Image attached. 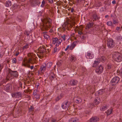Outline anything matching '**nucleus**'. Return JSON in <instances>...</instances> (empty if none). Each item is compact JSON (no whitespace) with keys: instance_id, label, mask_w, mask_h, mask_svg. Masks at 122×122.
Returning <instances> with one entry per match:
<instances>
[{"instance_id":"obj_31","label":"nucleus","mask_w":122,"mask_h":122,"mask_svg":"<svg viewBox=\"0 0 122 122\" xmlns=\"http://www.w3.org/2000/svg\"><path fill=\"white\" fill-rule=\"evenodd\" d=\"M105 89H102L99 90L98 92V94L99 95H101L105 92Z\"/></svg>"},{"instance_id":"obj_42","label":"nucleus","mask_w":122,"mask_h":122,"mask_svg":"<svg viewBox=\"0 0 122 122\" xmlns=\"http://www.w3.org/2000/svg\"><path fill=\"white\" fill-rule=\"evenodd\" d=\"M34 108L33 106H31L30 108H29V112H32L34 111Z\"/></svg>"},{"instance_id":"obj_46","label":"nucleus","mask_w":122,"mask_h":122,"mask_svg":"<svg viewBox=\"0 0 122 122\" xmlns=\"http://www.w3.org/2000/svg\"><path fill=\"white\" fill-rule=\"evenodd\" d=\"M12 62L13 63H15L16 62V59L15 58H13L12 59Z\"/></svg>"},{"instance_id":"obj_50","label":"nucleus","mask_w":122,"mask_h":122,"mask_svg":"<svg viewBox=\"0 0 122 122\" xmlns=\"http://www.w3.org/2000/svg\"><path fill=\"white\" fill-rule=\"evenodd\" d=\"M116 39L117 41H119L121 40V37L120 36H117L116 37Z\"/></svg>"},{"instance_id":"obj_6","label":"nucleus","mask_w":122,"mask_h":122,"mask_svg":"<svg viewBox=\"0 0 122 122\" xmlns=\"http://www.w3.org/2000/svg\"><path fill=\"white\" fill-rule=\"evenodd\" d=\"M103 67L101 65H100L97 66L95 70L96 73L98 74H100L103 71Z\"/></svg>"},{"instance_id":"obj_5","label":"nucleus","mask_w":122,"mask_h":122,"mask_svg":"<svg viewBox=\"0 0 122 122\" xmlns=\"http://www.w3.org/2000/svg\"><path fill=\"white\" fill-rule=\"evenodd\" d=\"M120 80L119 77L118 76L114 77L111 81L112 85H113L117 84L119 82Z\"/></svg>"},{"instance_id":"obj_16","label":"nucleus","mask_w":122,"mask_h":122,"mask_svg":"<svg viewBox=\"0 0 122 122\" xmlns=\"http://www.w3.org/2000/svg\"><path fill=\"white\" fill-rule=\"evenodd\" d=\"M97 61H94V63L92 65V67H97V66L99 64L100 62L98 60H97Z\"/></svg>"},{"instance_id":"obj_22","label":"nucleus","mask_w":122,"mask_h":122,"mask_svg":"<svg viewBox=\"0 0 122 122\" xmlns=\"http://www.w3.org/2000/svg\"><path fill=\"white\" fill-rule=\"evenodd\" d=\"M116 16L115 15L113 16L112 18V21L113 24H116L118 23V20L116 19Z\"/></svg>"},{"instance_id":"obj_26","label":"nucleus","mask_w":122,"mask_h":122,"mask_svg":"<svg viewBox=\"0 0 122 122\" xmlns=\"http://www.w3.org/2000/svg\"><path fill=\"white\" fill-rule=\"evenodd\" d=\"M98 59L100 62L101 61H102V62H105L106 60V58L105 56H103L101 57L100 58H98Z\"/></svg>"},{"instance_id":"obj_28","label":"nucleus","mask_w":122,"mask_h":122,"mask_svg":"<svg viewBox=\"0 0 122 122\" xmlns=\"http://www.w3.org/2000/svg\"><path fill=\"white\" fill-rule=\"evenodd\" d=\"M93 23H89L87 24V26L86 28V29H89L93 26Z\"/></svg>"},{"instance_id":"obj_48","label":"nucleus","mask_w":122,"mask_h":122,"mask_svg":"<svg viewBox=\"0 0 122 122\" xmlns=\"http://www.w3.org/2000/svg\"><path fill=\"white\" fill-rule=\"evenodd\" d=\"M36 92V91L35 90L33 93V95L34 96H37L38 97H37V98H38V97L39 95Z\"/></svg>"},{"instance_id":"obj_12","label":"nucleus","mask_w":122,"mask_h":122,"mask_svg":"<svg viewBox=\"0 0 122 122\" xmlns=\"http://www.w3.org/2000/svg\"><path fill=\"white\" fill-rule=\"evenodd\" d=\"M86 56L88 59H92L94 57V56L92 53L87 52Z\"/></svg>"},{"instance_id":"obj_33","label":"nucleus","mask_w":122,"mask_h":122,"mask_svg":"<svg viewBox=\"0 0 122 122\" xmlns=\"http://www.w3.org/2000/svg\"><path fill=\"white\" fill-rule=\"evenodd\" d=\"M62 40L61 39H59L57 40L56 42V46H58L60 44L62 41Z\"/></svg>"},{"instance_id":"obj_60","label":"nucleus","mask_w":122,"mask_h":122,"mask_svg":"<svg viewBox=\"0 0 122 122\" xmlns=\"http://www.w3.org/2000/svg\"><path fill=\"white\" fill-rule=\"evenodd\" d=\"M69 47H70L69 46H67L66 48L65 49V51H66L69 48Z\"/></svg>"},{"instance_id":"obj_32","label":"nucleus","mask_w":122,"mask_h":122,"mask_svg":"<svg viewBox=\"0 0 122 122\" xmlns=\"http://www.w3.org/2000/svg\"><path fill=\"white\" fill-rule=\"evenodd\" d=\"M63 95L62 94H61L59 96L57 97L56 99V101H58L62 97Z\"/></svg>"},{"instance_id":"obj_56","label":"nucleus","mask_w":122,"mask_h":122,"mask_svg":"<svg viewBox=\"0 0 122 122\" xmlns=\"http://www.w3.org/2000/svg\"><path fill=\"white\" fill-rule=\"evenodd\" d=\"M19 52L18 51L16 52V54L15 55V56H17L19 55Z\"/></svg>"},{"instance_id":"obj_51","label":"nucleus","mask_w":122,"mask_h":122,"mask_svg":"<svg viewBox=\"0 0 122 122\" xmlns=\"http://www.w3.org/2000/svg\"><path fill=\"white\" fill-rule=\"evenodd\" d=\"M74 59H75V57H73V56H71V59H70V60L71 61H74Z\"/></svg>"},{"instance_id":"obj_58","label":"nucleus","mask_w":122,"mask_h":122,"mask_svg":"<svg viewBox=\"0 0 122 122\" xmlns=\"http://www.w3.org/2000/svg\"><path fill=\"white\" fill-rule=\"evenodd\" d=\"M57 48L56 47H55L54 49V52H55L57 51Z\"/></svg>"},{"instance_id":"obj_40","label":"nucleus","mask_w":122,"mask_h":122,"mask_svg":"<svg viewBox=\"0 0 122 122\" xmlns=\"http://www.w3.org/2000/svg\"><path fill=\"white\" fill-rule=\"evenodd\" d=\"M62 61L60 60L56 64L58 65V67H60L62 64Z\"/></svg>"},{"instance_id":"obj_1","label":"nucleus","mask_w":122,"mask_h":122,"mask_svg":"<svg viewBox=\"0 0 122 122\" xmlns=\"http://www.w3.org/2000/svg\"><path fill=\"white\" fill-rule=\"evenodd\" d=\"M8 72L9 73L7 76V79H8L9 78L10 79L11 76L13 77V78L14 77L17 78L18 76V73L16 71H13L10 69H9L8 70Z\"/></svg>"},{"instance_id":"obj_44","label":"nucleus","mask_w":122,"mask_h":122,"mask_svg":"<svg viewBox=\"0 0 122 122\" xmlns=\"http://www.w3.org/2000/svg\"><path fill=\"white\" fill-rule=\"evenodd\" d=\"M45 4V1L44 0H43V1L42 2V4L41 5V7H43L44 6Z\"/></svg>"},{"instance_id":"obj_61","label":"nucleus","mask_w":122,"mask_h":122,"mask_svg":"<svg viewBox=\"0 0 122 122\" xmlns=\"http://www.w3.org/2000/svg\"><path fill=\"white\" fill-rule=\"evenodd\" d=\"M74 10V9L73 8H72L71 10V12H73Z\"/></svg>"},{"instance_id":"obj_11","label":"nucleus","mask_w":122,"mask_h":122,"mask_svg":"<svg viewBox=\"0 0 122 122\" xmlns=\"http://www.w3.org/2000/svg\"><path fill=\"white\" fill-rule=\"evenodd\" d=\"M42 22L46 23V24L48 23L49 25H50L51 23V20L50 19H47L44 20H41Z\"/></svg>"},{"instance_id":"obj_19","label":"nucleus","mask_w":122,"mask_h":122,"mask_svg":"<svg viewBox=\"0 0 122 122\" xmlns=\"http://www.w3.org/2000/svg\"><path fill=\"white\" fill-rule=\"evenodd\" d=\"M46 68V65L44 64V65L41 66L40 69V70L41 72H44L45 71Z\"/></svg>"},{"instance_id":"obj_29","label":"nucleus","mask_w":122,"mask_h":122,"mask_svg":"<svg viewBox=\"0 0 122 122\" xmlns=\"http://www.w3.org/2000/svg\"><path fill=\"white\" fill-rule=\"evenodd\" d=\"M56 77V76L55 74L53 73H51L50 76V79L51 81Z\"/></svg>"},{"instance_id":"obj_49","label":"nucleus","mask_w":122,"mask_h":122,"mask_svg":"<svg viewBox=\"0 0 122 122\" xmlns=\"http://www.w3.org/2000/svg\"><path fill=\"white\" fill-rule=\"evenodd\" d=\"M4 53L3 51H1L0 52V58H2Z\"/></svg>"},{"instance_id":"obj_8","label":"nucleus","mask_w":122,"mask_h":122,"mask_svg":"<svg viewBox=\"0 0 122 122\" xmlns=\"http://www.w3.org/2000/svg\"><path fill=\"white\" fill-rule=\"evenodd\" d=\"M70 104V103L68 101L66 102H64L61 105V107L63 109H67Z\"/></svg>"},{"instance_id":"obj_3","label":"nucleus","mask_w":122,"mask_h":122,"mask_svg":"<svg viewBox=\"0 0 122 122\" xmlns=\"http://www.w3.org/2000/svg\"><path fill=\"white\" fill-rule=\"evenodd\" d=\"M36 60V59L34 58L33 57L30 58H29L28 60H27L26 63L24 64V65L25 66L29 68L30 67V66L28 64V63H31V64H33L35 62Z\"/></svg>"},{"instance_id":"obj_34","label":"nucleus","mask_w":122,"mask_h":122,"mask_svg":"<svg viewBox=\"0 0 122 122\" xmlns=\"http://www.w3.org/2000/svg\"><path fill=\"white\" fill-rule=\"evenodd\" d=\"M107 24L108 26H111L112 27H113L114 26L112 24V22L111 21H109L107 22Z\"/></svg>"},{"instance_id":"obj_47","label":"nucleus","mask_w":122,"mask_h":122,"mask_svg":"<svg viewBox=\"0 0 122 122\" xmlns=\"http://www.w3.org/2000/svg\"><path fill=\"white\" fill-rule=\"evenodd\" d=\"M30 33V32L29 31H26L25 32V34L28 36L29 35Z\"/></svg>"},{"instance_id":"obj_2","label":"nucleus","mask_w":122,"mask_h":122,"mask_svg":"<svg viewBox=\"0 0 122 122\" xmlns=\"http://www.w3.org/2000/svg\"><path fill=\"white\" fill-rule=\"evenodd\" d=\"M41 47V49H39L38 54H37V55L40 58L44 56V54L46 52V50L45 48V46H43Z\"/></svg>"},{"instance_id":"obj_63","label":"nucleus","mask_w":122,"mask_h":122,"mask_svg":"<svg viewBox=\"0 0 122 122\" xmlns=\"http://www.w3.org/2000/svg\"><path fill=\"white\" fill-rule=\"evenodd\" d=\"M116 29L117 30H119L120 29V27H117Z\"/></svg>"},{"instance_id":"obj_30","label":"nucleus","mask_w":122,"mask_h":122,"mask_svg":"<svg viewBox=\"0 0 122 122\" xmlns=\"http://www.w3.org/2000/svg\"><path fill=\"white\" fill-rule=\"evenodd\" d=\"M11 5V1L10 0L7 1L5 4V6L7 7L10 6Z\"/></svg>"},{"instance_id":"obj_15","label":"nucleus","mask_w":122,"mask_h":122,"mask_svg":"<svg viewBox=\"0 0 122 122\" xmlns=\"http://www.w3.org/2000/svg\"><path fill=\"white\" fill-rule=\"evenodd\" d=\"M120 54L118 52H113L112 53V58L114 60L115 58H116L117 57V56H118Z\"/></svg>"},{"instance_id":"obj_54","label":"nucleus","mask_w":122,"mask_h":122,"mask_svg":"<svg viewBox=\"0 0 122 122\" xmlns=\"http://www.w3.org/2000/svg\"><path fill=\"white\" fill-rule=\"evenodd\" d=\"M72 26V25H71L70 24V26H68V30H70V28H71Z\"/></svg>"},{"instance_id":"obj_41","label":"nucleus","mask_w":122,"mask_h":122,"mask_svg":"<svg viewBox=\"0 0 122 122\" xmlns=\"http://www.w3.org/2000/svg\"><path fill=\"white\" fill-rule=\"evenodd\" d=\"M42 29H41V30L42 31L44 30V29L45 30H47V27H48V26L47 25H46V26L45 25H44Z\"/></svg>"},{"instance_id":"obj_55","label":"nucleus","mask_w":122,"mask_h":122,"mask_svg":"<svg viewBox=\"0 0 122 122\" xmlns=\"http://www.w3.org/2000/svg\"><path fill=\"white\" fill-rule=\"evenodd\" d=\"M78 34H79L80 35L83 34V32H82L81 31H78Z\"/></svg>"},{"instance_id":"obj_52","label":"nucleus","mask_w":122,"mask_h":122,"mask_svg":"<svg viewBox=\"0 0 122 122\" xmlns=\"http://www.w3.org/2000/svg\"><path fill=\"white\" fill-rule=\"evenodd\" d=\"M61 37L63 39V40L65 41V37H66V35H64L63 36H61Z\"/></svg>"},{"instance_id":"obj_57","label":"nucleus","mask_w":122,"mask_h":122,"mask_svg":"<svg viewBox=\"0 0 122 122\" xmlns=\"http://www.w3.org/2000/svg\"><path fill=\"white\" fill-rule=\"evenodd\" d=\"M119 74L121 75H122V69L120 70L119 72Z\"/></svg>"},{"instance_id":"obj_14","label":"nucleus","mask_w":122,"mask_h":122,"mask_svg":"<svg viewBox=\"0 0 122 122\" xmlns=\"http://www.w3.org/2000/svg\"><path fill=\"white\" fill-rule=\"evenodd\" d=\"M99 120V118L97 117H93L90 119V122H97Z\"/></svg>"},{"instance_id":"obj_4","label":"nucleus","mask_w":122,"mask_h":122,"mask_svg":"<svg viewBox=\"0 0 122 122\" xmlns=\"http://www.w3.org/2000/svg\"><path fill=\"white\" fill-rule=\"evenodd\" d=\"M107 45L109 48H112L115 46V42L112 39H108L107 41Z\"/></svg>"},{"instance_id":"obj_39","label":"nucleus","mask_w":122,"mask_h":122,"mask_svg":"<svg viewBox=\"0 0 122 122\" xmlns=\"http://www.w3.org/2000/svg\"><path fill=\"white\" fill-rule=\"evenodd\" d=\"M112 109H108L107 111V115H109L112 112Z\"/></svg>"},{"instance_id":"obj_45","label":"nucleus","mask_w":122,"mask_h":122,"mask_svg":"<svg viewBox=\"0 0 122 122\" xmlns=\"http://www.w3.org/2000/svg\"><path fill=\"white\" fill-rule=\"evenodd\" d=\"M44 37L45 38L47 39L50 38L49 36L47 34H44Z\"/></svg>"},{"instance_id":"obj_25","label":"nucleus","mask_w":122,"mask_h":122,"mask_svg":"<svg viewBox=\"0 0 122 122\" xmlns=\"http://www.w3.org/2000/svg\"><path fill=\"white\" fill-rule=\"evenodd\" d=\"M74 101L77 103H79L81 102V98L79 97H75L74 99Z\"/></svg>"},{"instance_id":"obj_18","label":"nucleus","mask_w":122,"mask_h":122,"mask_svg":"<svg viewBox=\"0 0 122 122\" xmlns=\"http://www.w3.org/2000/svg\"><path fill=\"white\" fill-rule=\"evenodd\" d=\"M10 85L9 84L6 85L4 88V89L6 91L9 92L10 91Z\"/></svg>"},{"instance_id":"obj_27","label":"nucleus","mask_w":122,"mask_h":122,"mask_svg":"<svg viewBox=\"0 0 122 122\" xmlns=\"http://www.w3.org/2000/svg\"><path fill=\"white\" fill-rule=\"evenodd\" d=\"M47 68H50L52 65V63L51 62H49L48 63H45Z\"/></svg>"},{"instance_id":"obj_13","label":"nucleus","mask_w":122,"mask_h":122,"mask_svg":"<svg viewBox=\"0 0 122 122\" xmlns=\"http://www.w3.org/2000/svg\"><path fill=\"white\" fill-rule=\"evenodd\" d=\"M92 19L93 21H96L97 20H99L100 18L97 15L96 13L93 14L92 15Z\"/></svg>"},{"instance_id":"obj_37","label":"nucleus","mask_w":122,"mask_h":122,"mask_svg":"<svg viewBox=\"0 0 122 122\" xmlns=\"http://www.w3.org/2000/svg\"><path fill=\"white\" fill-rule=\"evenodd\" d=\"M58 39V38L56 37L53 38L52 39V43L53 44H55L56 43Z\"/></svg>"},{"instance_id":"obj_24","label":"nucleus","mask_w":122,"mask_h":122,"mask_svg":"<svg viewBox=\"0 0 122 122\" xmlns=\"http://www.w3.org/2000/svg\"><path fill=\"white\" fill-rule=\"evenodd\" d=\"M78 119L76 118H72L69 120V122H78Z\"/></svg>"},{"instance_id":"obj_9","label":"nucleus","mask_w":122,"mask_h":122,"mask_svg":"<svg viewBox=\"0 0 122 122\" xmlns=\"http://www.w3.org/2000/svg\"><path fill=\"white\" fill-rule=\"evenodd\" d=\"M12 96L13 97L18 98L20 99L22 97V94L20 92H17L12 94Z\"/></svg>"},{"instance_id":"obj_36","label":"nucleus","mask_w":122,"mask_h":122,"mask_svg":"<svg viewBox=\"0 0 122 122\" xmlns=\"http://www.w3.org/2000/svg\"><path fill=\"white\" fill-rule=\"evenodd\" d=\"M112 67V65L111 64H108L107 65V66L106 67V69L107 71L108 70L110 69Z\"/></svg>"},{"instance_id":"obj_21","label":"nucleus","mask_w":122,"mask_h":122,"mask_svg":"<svg viewBox=\"0 0 122 122\" xmlns=\"http://www.w3.org/2000/svg\"><path fill=\"white\" fill-rule=\"evenodd\" d=\"M101 100L100 99L99 97H97L95 98V101L94 103L96 105H98L100 102Z\"/></svg>"},{"instance_id":"obj_7","label":"nucleus","mask_w":122,"mask_h":122,"mask_svg":"<svg viewBox=\"0 0 122 122\" xmlns=\"http://www.w3.org/2000/svg\"><path fill=\"white\" fill-rule=\"evenodd\" d=\"M41 3L39 0H32L31 1V5L33 6H39Z\"/></svg>"},{"instance_id":"obj_53","label":"nucleus","mask_w":122,"mask_h":122,"mask_svg":"<svg viewBox=\"0 0 122 122\" xmlns=\"http://www.w3.org/2000/svg\"><path fill=\"white\" fill-rule=\"evenodd\" d=\"M52 122H56V121L55 119L52 118L51 119Z\"/></svg>"},{"instance_id":"obj_64","label":"nucleus","mask_w":122,"mask_h":122,"mask_svg":"<svg viewBox=\"0 0 122 122\" xmlns=\"http://www.w3.org/2000/svg\"><path fill=\"white\" fill-rule=\"evenodd\" d=\"M46 122H48L49 121V118H46Z\"/></svg>"},{"instance_id":"obj_10","label":"nucleus","mask_w":122,"mask_h":122,"mask_svg":"<svg viewBox=\"0 0 122 122\" xmlns=\"http://www.w3.org/2000/svg\"><path fill=\"white\" fill-rule=\"evenodd\" d=\"M114 60L117 62H120L122 61V56L120 54L116 58L114 59Z\"/></svg>"},{"instance_id":"obj_23","label":"nucleus","mask_w":122,"mask_h":122,"mask_svg":"<svg viewBox=\"0 0 122 122\" xmlns=\"http://www.w3.org/2000/svg\"><path fill=\"white\" fill-rule=\"evenodd\" d=\"M76 42H74L72 44L69 46V49L70 50H72L75 47L76 45Z\"/></svg>"},{"instance_id":"obj_20","label":"nucleus","mask_w":122,"mask_h":122,"mask_svg":"<svg viewBox=\"0 0 122 122\" xmlns=\"http://www.w3.org/2000/svg\"><path fill=\"white\" fill-rule=\"evenodd\" d=\"M78 81L76 80H71L70 82V84L73 86L76 85Z\"/></svg>"},{"instance_id":"obj_35","label":"nucleus","mask_w":122,"mask_h":122,"mask_svg":"<svg viewBox=\"0 0 122 122\" xmlns=\"http://www.w3.org/2000/svg\"><path fill=\"white\" fill-rule=\"evenodd\" d=\"M108 106L107 105H106L105 106H103L101 108V110L102 111H104L107 109V107Z\"/></svg>"},{"instance_id":"obj_59","label":"nucleus","mask_w":122,"mask_h":122,"mask_svg":"<svg viewBox=\"0 0 122 122\" xmlns=\"http://www.w3.org/2000/svg\"><path fill=\"white\" fill-rule=\"evenodd\" d=\"M48 1L49 2L51 3H53V0H48Z\"/></svg>"},{"instance_id":"obj_62","label":"nucleus","mask_w":122,"mask_h":122,"mask_svg":"<svg viewBox=\"0 0 122 122\" xmlns=\"http://www.w3.org/2000/svg\"><path fill=\"white\" fill-rule=\"evenodd\" d=\"M112 3L113 4H115L116 3V1L115 0H113L112 2Z\"/></svg>"},{"instance_id":"obj_38","label":"nucleus","mask_w":122,"mask_h":122,"mask_svg":"<svg viewBox=\"0 0 122 122\" xmlns=\"http://www.w3.org/2000/svg\"><path fill=\"white\" fill-rule=\"evenodd\" d=\"M12 78H11L10 79L9 78H8V79H7V76L6 77V79H4L2 81V83H6L8 81L10 80Z\"/></svg>"},{"instance_id":"obj_43","label":"nucleus","mask_w":122,"mask_h":122,"mask_svg":"<svg viewBox=\"0 0 122 122\" xmlns=\"http://www.w3.org/2000/svg\"><path fill=\"white\" fill-rule=\"evenodd\" d=\"M29 47L28 45V44H26L25 46H24L22 48L23 50L26 49Z\"/></svg>"},{"instance_id":"obj_17","label":"nucleus","mask_w":122,"mask_h":122,"mask_svg":"<svg viewBox=\"0 0 122 122\" xmlns=\"http://www.w3.org/2000/svg\"><path fill=\"white\" fill-rule=\"evenodd\" d=\"M70 26V24L67 23L64 24L62 26V29L64 30H65L66 29H67L68 30V26Z\"/></svg>"}]
</instances>
